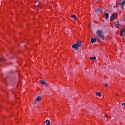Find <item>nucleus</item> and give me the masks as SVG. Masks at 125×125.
<instances>
[{"mask_svg":"<svg viewBox=\"0 0 125 125\" xmlns=\"http://www.w3.org/2000/svg\"><path fill=\"white\" fill-rule=\"evenodd\" d=\"M96 13H98V14H99L100 13H102V8H98L96 10Z\"/></svg>","mask_w":125,"mask_h":125,"instance_id":"5","label":"nucleus"},{"mask_svg":"<svg viewBox=\"0 0 125 125\" xmlns=\"http://www.w3.org/2000/svg\"><path fill=\"white\" fill-rule=\"evenodd\" d=\"M105 117H106V118H108L109 117V115L106 114L105 115Z\"/></svg>","mask_w":125,"mask_h":125,"instance_id":"20","label":"nucleus"},{"mask_svg":"<svg viewBox=\"0 0 125 125\" xmlns=\"http://www.w3.org/2000/svg\"><path fill=\"white\" fill-rule=\"evenodd\" d=\"M45 123L46 124V125H50V121L49 119L46 120Z\"/></svg>","mask_w":125,"mask_h":125,"instance_id":"9","label":"nucleus"},{"mask_svg":"<svg viewBox=\"0 0 125 125\" xmlns=\"http://www.w3.org/2000/svg\"><path fill=\"white\" fill-rule=\"evenodd\" d=\"M116 17H117V14L116 13H114L110 17V21H113Z\"/></svg>","mask_w":125,"mask_h":125,"instance_id":"4","label":"nucleus"},{"mask_svg":"<svg viewBox=\"0 0 125 125\" xmlns=\"http://www.w3.org/2000/svg\"><path fill=\"white\" fill-rule=\"evenodd\" d=\"M121 105H122V106H124V107L125 108V103H122Z\"/></svg>","mask_w":125,"mask_h":125,"instance_id":"17","label":"nucleus"},{"mask_svg":"<svg viewBox=\"0 0 125 125\" xmlns=\"http://www.w3.org/2000/svg\"><path fill=\"white\" fill-rule=\"evenodd\" d=\"M81 41H77L76 42V44L73 45L72 46V48H75L76 50H78L79 49V47L81 46Z\"/></svg>","mask_w":125,"mask_h":125,"instance_id":"1","label":"nucleus"},{"mask_svg":"<svg viewBox=\"0 0 125 125\" xmlns=\"http://www.w3.org/2000/svg\"><path fill=\"white\" fill-rule=\"evenodd\" d=\"M91 42L92 43H94V42H96V39L92 38L91 39Z\"/></svg>","mask_w":125,"mask_h":125,"instance_id":"10","label":"nucleus"},{"mask_svg":"<svg viewBox=\"0 0 125 125\" xmlns=\"http://www.w3.org/2000/svg\"><path fill=\"white\" fill-rule=\"evenodd\" d=\"M109 18V14L108 13H105V19H108Z\"/></svg>","mask_w":125,"mask_h":125,"instance_id":"13","label":"nucleus"},{"mask_svg":"<svg viewBox=\"0 0 125 125\" xmlns=\"http://www.w3.org/2000/svg\"><path fill=\"white\" fill-rule=\"evenodd\" d=\"M122 9H124V6H122Z\"/></svg>","mask_w":125,"mask_h":125,"instance_id":"21","label":"nucleus"},{"mask_svg":"<svg viewBox=\"0 0 125 125\" xmlns=\"http://www.w3.org/2000/svg\"><path fill=\"white\" fill-rule=\"evenodd\" d=\"M124 32H125V29H123L121 31H120V36L123 35Z\"/></svg>","mask_w":125,"mask_h":125,"instance_id":"11","label":"nucleus"},{"mask_svg":"<svg viewBox=\"0 0 125 125\" xmlns=\"http://www.w3.org/2000/svg\"><path fill=\"white\" fill-rule=\"evenodd\" d=\"M106 11H108V10H106Z\"/></svg>","mask_w":125,"mask_h":125,"instance_id":"24","label":"nucleus"},{"mask_svg":"<svg viewBox=\"0 0 125 125\" xmlns=\"http://www.w3.org/2000/svg\"><path fill=\"white\" fill-rule=\"evenodd\" d=\"M96 95H97V96H101V93L97 92L96 93Z\"/></svg>","mask_w":125,"mask_h":125,"instance_id":"16","label":"nucleus"},{"mask_svg":"<svg viewBox=\"0 0 125 125\" xmlns=\"http://www.w3.org/2000/svg\"><path fill=\"white\" fill-rule=\"evenodd\" d=\"M5 61V59L4 58H0V62H4Z\"/></svg>","mask_w":125,"mask_h":125,"instance_id":"12","label":"nucleus"},{"mask_svg":"<svg viewBox=\"0 0 125 125\" xmlns=\"http://www.w3.org/2000/svg\"><path fill=\"white\" fill-rule=\"evenodd\" d=\"M97 35L101 40H105V36L102 34V31L101 30L97 31Z\"/></svg>","mask_w":125,"mask_h":125,"instance_id":"2","label":"nucleus"},{"mask_svg":"<svg viewBox=\"0 0 125 125\" xmlns=\"http://www.w3.org/2000/svg\"><path fill=\"white\" fill-rule=\"evenodd\" d=\"M120 0V2H121V1H122V0Z\"/></svg>","mask_w":125,"mask_h":125,"instance_id":"23","label":"nucleus"},{"mask_svg":"<svg viewBox=\"0 0 125 125\" xmlns=\"http://www.w3.org/2000/svg\"><path fill=\"white\" fill-rule=\"evenodd\" d=\"M41 99H42V98H41V96H38L36 99V100L35 101V103H37V102H38V101H40L41 100Z\"/></svg>","mask_w":125,"mask_h":125,"instance_id":"7","label":"nucleus"},{"mask_svg":"<svg viewBox=\"0 0 125 125\" xmlns=\"http://www.w3.org/2000/svg\"><path fill=\"white\" fill-rule=\"evenodd\" d=\"M71 17H72V18H74L75 20H77V17H76V15H72L71 16Z\"/></svg>","mask_w":125,"mask_h":125,"instance_id":"14","label":"nucleus"},{"mask_svg":"<svg viewBox=\"0 0 125 125\" xmlns=\"http://www.w3.org/2000/svg\"><path fill=\"white\" fill-rule=\"evenodd\" d=\"M114 24L115 27L118 28V29H120V27L121 26V24H120V23H119L118 21H114Z\"/></svg>","mask_w":125,"mask_h":125,"instance_id":"3","label":"nucleus"},{"mask_svg":"<svg viewBox=\"0 0 125 125\" xmlns=\"http://www.w3.org/2000/svg\"><path fill=\"white\" fill-rule=\"evenodd\" d=\"M40 84H44V85H46V86H47V84H46V83H45L44 81L40 80Z\"/></svg>","mask_w":125,"mask_h":125,"instance_id":"6","label":"nucleus"},{"mask_svg":"<svg viewBox=\"0 0 125 125\" xmlns=\"http://www.w3.org/2000/svg\"><path fill=\"white\" fill-rule=\"evenodd\" d=\"M108 86V84L107 83H105L104 85V87H106V86Z\"/></svg>","mask_w":125,"mask_h":125,"instance_id":"18","label":"nucleus"},{"mask_svg":"<svg viewBox=\"0 0 125 125\" xmlns=\"http://www.w3.org/2000/svg\"><path fill=\"white\" fill-rule=\"evenodd\" d=\"M125 0H124L122 2H121L119 4L117 5L116 7H118V5H121V6H124V4H125Z\"/></svg>","mask_w":125,"mask_h":125,"instance_id":"8","label":"nucleus"},{"mask_svg":"<svg viewBox=\"0 0 125 125\" xmlns=\"http://www.w3.org/2000/svg\"><path fill=\"white\" fill-rule=\"evenodd\" d=\"M90 59L91 60H94L95 59H96V57H90Z\"/></svg>","mask_w":125,"mask_h":125,"instance_id":"15","label":"nucleus"},{"mask_svg":"<svg viewBox=\"0 0 125 125\" xmlns=\"http://www.w3.org/2000/svg\"><path fill=\"white\" fill-rule=\"evenodd\" d=\"M116 96H119V94H117Z\"/></svg>","mask_w":125,"mask_h":125,"instance_id":"22","label":"nucleus"},{"mask_svg":"<svg viewBox=\"0 0 125 125\" xmlns=\"http://www.w3.org/2000/svg\"><path fill=\"white\" fill-rule=\"evenodd\" d=\"M37 7H41V4H39L37 6Z\"/></svg>","mask_w":125,"mask_h":125,"instance_id":"19","label":"nucleus"}]
</instances>
